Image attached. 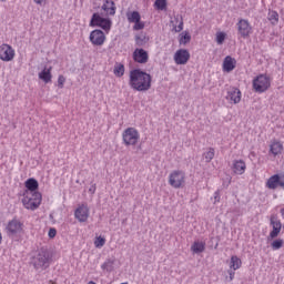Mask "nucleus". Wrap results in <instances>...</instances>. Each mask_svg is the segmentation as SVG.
<instances>
[{
    "instance_id": "1",
    "label": "nucleus",
    "mask_w": 284,
    "mask_h": 284,
    "mask_svg": "<svg viewBox=\"0 0 284 284\" xmlns=\"http://www.w3.org/2000/svg\"><path fill=\"white\" fill-rule=\"evenodd\" d=\"M129 85L136 92H148L152 88V75L141 69L130 71Z\"/></svg>"
},
{
    "instance_id": "2",
    "label": "nucleus",
    "mask_w": 284,
    "mask_h": 284,
    "mask_svg": "<svg viewBox=\"0 0 284 284\" xmlns=\"http://www.w3.org/2000/svg\"><path fill=\"white\" fill-rule=\"evenodd\" d=\"M52 263V253L48 247H41L30 257V265L36 272H43Z\"/></svg>"
},
{
    "instance_id": "3",
    "label": "nucleus",
    "mask_w": 284,
    "mask_h": 284,
    "mask_svg": "<svg viewBox=\"0 0 284 284\" xmlns=\"http://www.w3.org/2000/svg\"><path fill=\"white\" fill-rule=\"evenodd\" d=\"M22 196V205L26 207V210H31L32 212H34V210H39V205H41L42 201V195L39 191L31 193L24 191Z\"/></svg>"
},
{
    "instance_id": "4",
    "label": "nucleus",
    "mask_w": 284,
    "mask_h": 284,
    "mask_svg": "<svg viewBox=\"0 0 284 284\" xmlns=\"http://www.w3.org/2000/svg\"><path fill=\"white\" fill-rule=\"evenodd\" d=\"M7 236L13 241H19V236L23 234V223L17 217L8 222L7 226Z\"/></svg>"
},
{
    "instance_id": "5",
    "label": "nucleus",
    "mask_w": 284,
    "mask_h": 284,
    "mask_svg": "<svg viewBox=\"0 0 284 284\" xmlns=\"http://www.w3.org/2000/svg\"><path fill=\"white\" fill-rule=\"evenodd\" d=\"M89 26L90 28H101L108 33L112 30V19L103 18L99 12H95L92 14Z\"/></svg>"
},
{
    "instance_id": "6",
    "label": "nucleus",
    "mask_w": 284,
    "mask_h": 284,
    "mask_svg": "<svg viewBox=\"0 0 284 284\" xmlns=\"http://www.w3.org/2000/svg\"><path fill=\"white\" fill-rule=\"evenodd\" d=\"M272 82L270 81V77L265 74H260L253 79V90L257 92V94H263V92H267Z\"/></svg>"
},
{
    "instance_id": "7",
    "label": "nucleus",
    "mask_w": 284,
    "mask_h": 284,
    "mask_svg": "<svg viewBox=\"0 0 284 284\" xmlns=\"http://www.w3.org/2000/svg\"><path fill=\"white\" fill-rule=\"evenodd\" d=\"M139 139H141V134L135 128H128L122 133V141L126 146L136 145L139 143Z\"/></svg>"
},
{
    "instance_id": "8",
    "label": "nucleus",
    "mask_w": 284,
    "mask_h": 284,
    "mask_svg": "<svg viewBox=\"0 0 284 284\" xmlns=\"http://www.w3.org/2000/svg\"><path fill=\"white\" fill-rule=\"evenodd\" d=\"M169 183L171 187H175V190H179V187H182L183 183H185V172L181 170H175L171 172L169 175Z\"/></svg>"
},
{
    "instance_id": "9",
    "label": "nucleus",
    "mask_w": 284,
    "mask_h": 284,
    "mask_svg": "<svg viewBox=\"0 0 284 284\" xmlns=\"http://www.w3.org/2000/svg\"><path fill=\"white\" fill-rule=\"evenodd\" d=\"M236 28L237 34L242 39H247L250 34H252V24H250L248 20L240 19L239 22L236 23Z\"/></svg>"
},
{
    "instance_id": "10",
    "label": "nucleus",
    "mask_w": 284,
    "mask_h": 284,
    "mask_svg": "<svg viewBox=\"0 0 284 284\" xmlns=\"http://www.w3.org/2000/svg\"><path fill=\"white\" fill-rule=\"evenodd\" d=\"M89 40L92 45H103L105 43V33L101 29L91 31Z\"/></svg>"
},
{
    "instance_id": "11",
    "label": "nucleus",
    "mask_w": 284,
    "mask_h": 284,
    "mask_svg": "<svg viewBox=\"0 0 284 284\" xmlns=\"http://www.w3.org/2000/svg\"><path fill=\"white\" fill-rule=\"evenodd\" d=\"M74 216L80 223H85L90 219V209L88 204H81L75 211Z\"/></svg>"
},
{
    "instance_id": "12",
    "label": "nucleus",
    "mask_w": 284,
    "mask_h": 284,
    "mask_svg": "<svg viewBox=\"0 0 284 284\" xmlns=\"http://www.w3.org/2000/svg\"><path fill=\"white\" fill-rule=\"evenodd\" d=\"M133 61H135V63L145 64L150 61V54L143 48H136L133 51Z\"/></svg>"
},
{
    "instance_id": "13",
    "label": "nucleus",
    "mask_w": 284,
    "mask_h": 284,
    "mask_svg": "<svg viewBox=\"0 0 284 284\" xmlns=\"http://www.w3.org/2000/svg\"><path fill=\"white\" fill-rule=\"evenodd\" d=\"M271 225L273 230L270 232L268 241L276 239L281 234V229L283 227V224L275 215L271 216Z\"/></svg>"
},
{
    "instance_id": "14",
    "label": "nucleus",
    "mask_w": 284,
    "mask_h": 284,
    "mask_svg": "<svg viewBox=\"0 0 284 284\" xmlns=\"http://www.w3.org/2000/svg\"><path fill=\"white\" fill-rule=\"evenodd\" d=\"M190 61V51L186 49H179L174 54V62L176 65H185Z\"/></svg>"
},
{
    "instance_id": "15",
    "label": "nucleus",
    "mask_w": 284,
    "mask_h": 284,
    "mask_svg": "<svg viewBox=\"0 0 284 284\" xmlns=\"http://www.w3.org/2000/svg\"><path fill=\"white\" fill-rule=\"evenodd\" d=\"M1 61H12L14 59V49L10 44H2L0 47Z\"/></svg>"
},
{
    "instance_id": "16",
    "label": "nucleus",
    "mask_w": 284,
    "mask_h": 284,
    "mask_svg": "<svg viewBox=\"0 0 284 284\" xmlns=\"http://www.w3.org/2000/svg\"><path fill=\"white\" fill-rule=\"evenodd\" d=\"M266 187H268V190H276V187L284 190V181L281 180V175L274 174L267 180Z\"/></svg>"
},
{
    "instance_id": "17",
    "label": "nucleus",
    "mask_w": 284,
    "mask_h": 284,
    "mask_svg": "<svg viewBox=\"0 0 284 284\" xmlns=\"http://www.w3.org/2000/svg\"><path fill=\"white\" fill-rule=\"evenodd\" d=\"M170 23L173 27L172 32H183V16H174Z\"/></svg>"
},
{
    "instance_id": "18",
    "label": "nucleus",
    "mask_w": 284,
    "mask_h": 284,
    "mask_svg": "<svg viewBox=\"0 0 284 284\" xmlns=\"http://www.w3.org/2000/svg\"><path fill=\"white\" fill-rule=\"evenodd\" d=\"M101 8L110 17H114L116 14V4L113 0H104V3Z\"/></svg>"
},
{
    "instance_id": "19",
    "label": "nucleus",
    "mask_w": 284,
    "mask_h": 284,
    "mask_svg": "<svg viewBox=\"0 0 284 284\" xmlns=\"http://www.w3.org/2000/svg\"><path fill=\"white\" fill-rule=\"evenodd\" d=\"M241 90H239L237 88H231L226 94V99L235 104L241 103Z\"/></svg>"
},
{
    "instance_id": "20",
    "label": "nucleus",
    "mask_w": 284,
    "mask_h": 284,
    "mask_svg": "<svg viewBox=\"0 0 284 284\" xmlns=\"http://www.w3.org/2000/svg\"><path fill=\"white\" fill-rule=\"evenodd\" d=\"M236 68V60L226 55L223 61V72H232Z\"/></svg>"
},
{
    "instance_id": "21",
    "label": "nucleus",
    "mask_w": 284,
    "mask_h": 284,
    "mask_svg": "<svg viewBox=\"0 0 284 284\" xmlns=\"http://www.w3.org/2000/svg\"><path fill=\"white\" fill-rule=\"evenodd\" d=\"M247 169V166L245 165V161L243 160H234L233 161V166L232 170L234 172V174H245V170Z\"/></svg>"
},
{
    "instance_id": "22",
    "label": "nucleus",
    "mask_w": 284,
    "mask_h": 284,
    "mask_svg": "<svg viewBox=\"0 0 284 284\" xmlns=\"http://www.w3.org/2000/svg\"><path fill=\"white\" fill-rule=\"evenodd\" d=\"M24 187H27V190L24 192H37L39 191V181H37V179L34 178H29L26 182H24Z\"/></svg>"
},
{
    "instance_id": "23",
    "label": "nucleus",
    "mask_w": 284,
    "mask_h": 284,
    "mask_svg": "<svg viewBox=\"0 0 284 284\" xmlns=\"http://www.w3.org/2000/svg\"><path fill=\"white\" fill-rule=\"evenodd\" d=\"M39 79L43 81L44 83H51L52 82V67L44 68L40 73H39Z\"/></svg>"
},
{
    "instance_id": "24",
    "label": "nucleus",
    "mask_w": 284,
    "mask_h": 284,
    "mask_svg": "<svg viewBox=\"0 0 284 284\" xmlns=\"http://www.w3.org/2000/svg\"><path fill=\"white\" fill-rule=\"evenodd\" d=\"M191 251L193 254H202V252H205V243L195 241L191 246Z\"/></svg>"
},
{
    "instance_id": "25",
    "label": "nucleus",
    "mask_w": 284,
    "mask_h": 284,
    "mask_svg": "<svg viewBox=\"0 0 284 284\" xmlns=\"http://www.w3.org/2000/svg\"><path fill=\"white\" fill-rule=\"evenodd\" d=\"M114 263H116L114 257L106 258L105 262L101 265V270H104V272H114Z\"/></svg>"
},
{
    "instance_id": "26",
    "label": "nucleus",
    "mask_w": 284,
    "mask_h": 284,
    "mask_svg": "<svg viewBox=\"0 0 284 284\" xmlns=\"http://www.w3.org/2000/svg\"><path fill=\"white\" fill-rule=\"evenodd\" d=\"M242 265H243V262L239 258V256L236 255L231 256L230 270H233L234 272H236V270H241Z\"/></svg>"
},
{
    "instance_id": "27",
    "label": "nucleus",
    "mask_w": 284,
    "mask_h": 284,
    "mask_svg": "<svg viewBox=\"0 0 284 284\" xmlns=\"http://www.w3.org/2000/svg\"><path fill=\"white\" fill-rule=\"evenodd\" d=\"M126 19L129 23H135L138 21H141V13L139 11H128Z\"/></svg>"
},
{
    "instance_id": "28",
    "label": "nucleus",
    "mask_w": 284,
    "mask_h": 284,
    "mask_svg": "<svg viewBox=\"0 0 284 284\" xmlns=\"http://www.w3.org/2000/svg\"><path fill=\"white\" fill-rule=\"evenodd\" d=\"M190 41H192V36L190 34V32L183 31L180 34V39H179L180 45H187V43H190Z\"/></svg>"
},
{
    "instance_id": "29",
    "label": "nucleus",
    "mask_w": 284,
    "mask_h": 284,
    "mask_svg": "<svg viewBox=\"0 0 284 284\" xmlns=\"http://www.w3.org/2000/svg\"><path fill=\"white\" fill-rule=\"evenodd\" d=\"M270 152H272L274 156H277V154L283 152V144H281V142H273L271 144Z\"/></svg>"
},
{
    "instance_id": "30",
    "label": "nucleus",
    "mask_w": 284,
    "mask_h": 284,
    "mask_svg": "<svg viewBox=\"0 0 284 284\" xmlns=\"http://www.w3.org/2000/svg\"><path fill=\"white\" fill-rule=\"evenodd\" d=\"M148 41H150V38H148L145 34L135 36V45L139 48H143Z\"/></svg>"
},
{
    "instance_id": "31",
    "label": "nucleus",
    "mask_w": 284,
    "mask_h": 284,
    "mask_svg": "<svg viewBox=\"0 0 284 284\" xmlns=\"http://www.w3.org/2000/svg\"><path fill=\"white\" fill-rule=\"evenodd\" d=\"M267 19L272 23V26H277L278 24V12L268 11Z\"/></svg>"
},
{
    "instance_id": "32",
    "label": "nucleus",
    "mask_w": 284,
    "mask_h": 284,
    "mask_svg": "<svg viewBox=\"0 0 284 284\" xmlns=\"http://www.w3.org/2000/svg\"><path fill=\"white\" fill-rule=\"evenodd\" d=\"M113 72L115 77H123L125 74V65L119 63L114 67Z\"/></svg>"
},
{
    "instance_id": "33",
    "label": "nucleus",
    "mask_w": 284,
    "mask_h": 284,
    "mask_svg": "<svg viewBox=\"0 0 284 284\" xmlns=\"http://www.w3.org/2000/svg\"><path fill=\"white\" fill-rule=\"evenodd\" d=\"M214 148H209L207 152H204L203 156L205 159V163H210L212 159H214Z\"/></svg>"
},
{
    "instance_id": "34",
    "label": "nucleus",
    "mask_w": 284,
    "mask_h": 284,
    "mask_svg": "<svg viewBox=\"0 0 284 284\" xmlns=\"http://www.w3.org/2000/svg\"><path fill=\"white\" fill-rule=\"evenodd\" d=\"M154 7L156 10H165L168 8V0H155Z\"/></svg>"
},
{
    "instance_id": "35",
    "label": "nucleus",
    "mask_w": 284,
    "mask_h": 284,
    "mask_svg": "<svg viewBox=\"0 0 284 284\" xmlns=\"http://www.w3.org/2000/svg\"><path fill=\"white\" fill-rule=\"evenodd\" d=\"M284 241L282 239H276L271 243V247L273 251L281 250L283 247Z\"/></svg>"
},
{
    "instance_id": "36",
    "label": "nucleus",
    "mask_w": 284,
    "mask_h": 284,
    "mask_svg": "<svg viewBox=\"0 0 284 284\" xmlns=\"http://www.w3.org/2000/svg\"><path fill=\"white\" fill-rule=\"evenodd\" d=\"M94 245H95V247H98V248L103 247V245H105V237H103V236H98V237L95 239V241H94Z\"/></svg>"
},
{
    "instance_id": "37",
    "label": "nucleus",
    "mask_w": 284,
    "mask_h": 284,
    "mask_svg": "<svg viewBox=\"0 0 284 284\" xmlns=\"http://www.w3.org/2000/svg\"><path fill=\"white\" fill-rule=\"evenodd\" d=\"M224 41H225V33L224 32H219L216 34V43L219 45H223Z\"/></svg>"
},
{
    "instance_id": "38",
    "label": "nucleus",
    "mask_w": 284,
    "mask_h": 284,
    "mask_svg": "<svg viewBox=\"0 0 284 284\" xmlns=\"http://www.w3.org/2000/svg\"><path fill=\"white\" fill-rule=\"evenodd\" d=\"M133 30L139 31V30H143V28H145V22L138 20V22H133Z\"/></svg>"
},
{
    "instance_id": "39",
    "label": "nucleus",
    "mask_w": 284,
    "mask_h": 284,
    "mask_svg": "<svg viewBox=\"0 0 284 284\" xmlns=\"http://www.w3.org/2000/svg\"><path fill=\"white\" fill-rule=\"evenodd\" d=\"M229 277H226V281H229V283H232V281H234V276H235V272L233 271V268H230L227 271Z\"/></svg>"
},
{
    "instance_id": "40",
    "label": "nucleus",
    "mask_w": 284,
    "mask_h": 284,
    "mask_svg": "<svg viewBox=\"0 0 284 284\" xmlns=\"http://www.w3.org/2000/svg\"><path fill=\"white\" fill-rule=\"evenodd\" d=\"M64 84H65V77L59 75V78H58V88L62 89Z\"/></svg>"
},
{
    "instance_id": "41",
    "label": "nucleus",
    "mask_w": 284,
    "mask_h": 284,
    "mask_svg": "<svg viewBox=\"0 0 284 284\" xmlns=\"http://www.w3.org/2000/svg\"><path fill=\"white\" fill-rule=\"evenodd\" d=\"M49 239H54L57 236V229L51 227L48 233Z\"/></svg>"
},
{
    "instance_id": "42",
    "label": "nucleus",
    "mask_w": 284,
    "mask_h": 284,
    "mask_svg": "<svg viewBox=\"0 0 284 284\" xmlns=\"http://www.w3.org/2000/svg\"><path fill=\"white\" fill-rule=\"evenodd\" d=\"M214 199H215V203H219V201H221V193L219 191L214 192Z\"/></svg>"
},
{
    "instance_id": "43",
    "label": "nucleus",
    "mask_w": 284,
    "mask_h": 284,
    "mask_svg": "<svg viewBox=\"0 0 284 284\" xmlns=\"http://www.w3.org/2000/svg\"><path fill=\"white\" fill-rule=\"evenodd\" d=\"M89 192L91 194H94V192H97V184L91 185V187L89 189Z\"/></svg>"
},
{
    "instance_id": "44",
    "label": "nucleus",
    "mask_w": 284,
    "mask_h": 284,
    "mask_svg": "<svg viewBox=\"0 0 284 284\" xmlns=\"http://www.w3.org/2000/svg\"><path fill=\"white\" fill-rule=\"evenodd\" d=\"M37 6H43V0H33Z\"/></svg>"
},
{
    "instance_id": "45",
    "label": "nucleus",
    "mask_w": 284,
    "mask_h": 284,
    "mask_svg": "<svg viewBox=\"0 0 284 284\" xmlns=\"http://www.w3.org/2000/svg\"><path fill=\"white\" fill-rule=\"evenodd\" d=\"M280 212H281V215H282V216H284V207H283V209H281V211H280Z\"/></svg>"
},
{
    "instance_id": "46",
    "label": "nucleus",
    "mask_w": 284,
    "mask_h": 284,
    "mask_svg": "<svg viewBox=\"0 0 284 284\" xmlns=\"http://www.w3.org/2000/svg\"><path fill=\"white\" fill-rule=\"evenodd\" d=\"M1 239H2V237H1V233H0V243H1Z\"/></svg>"
},
{
    "instance_id": "47",
    "label": "nucleus",
    "mask_w": 284,
    "mask_h": 284,
    "mask_svg": "<svg viewBox=\"0 0 284 284\" xmlns=\"http://www.w3.org/2000/svg\"><path fill=\"white\" fill-rule=\"evenodd\" d=\"M1 1H6V0H1Z\"/></svg>"
}]
</instances>
